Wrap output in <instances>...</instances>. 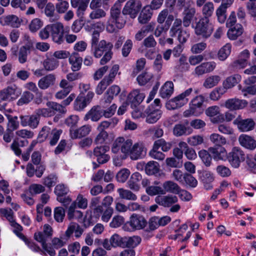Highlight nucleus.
Listing matches in <instances>:
<instances>
[{
	"label": "nucleus",
	"mask_w": 256,
	"mask_h": 256,
	"mask_svg": "<svg viewBox=\"0 0 256 256\" xmlns=\"http://www.w3.org/2000/svg\"><path fill=\"white\" fill-rule=\"evenodd\" d=\"M109 150L110 147L106 145L97 146L94 149V154L99 164H104L109 160L110 156L106 154Z\"/></svg>",
	"instance_id": "a211bd4d"
},
{
	"label": "nucleus",
	"mask_w": 256,
	"mask_h": 256,
	"mask_svg": "<svg viewBox=\"0 0 256 256\" xmlns=\"http://www.w3.org/2000/svg\"><path fill=\"white\" fill-rule=\"evenodd\" d=\"M173 92L174 84L171 81L166 82L160 90V96L164 98H170Z\"/></svg>",
	"instance_id": "c9c22d12"
},
{
	"label": "nucleus",
	"mask_w": 256,
	"mask_h": 256,
	"mask_svg": "<svg viewBox=\"0 0 256 256\" xmlns=\"http://www.w3.org/2000/svg\"><path fill=\"white\" fill-rule=\"evenodd\" d=\"M204 101V97L199 95L194 98L190 102V108L184 112V116L189 117L192 115H197L202 108Z\"/></svg>",
	"instance_id": "9b49d317"
},
{
	"label": "nucleus",
	"mask_w": 256,
	"mask_h": 256,
	"mask_svg": "<svg viewBox=\"0 0 256 256\" xmlns=\"http://www.w3.org/2000/svg\"><path fill=\"white\" fill-rule=\"evenodd\" d=\"M88 104L86 102L84 96L82 94H79L74 102V108L76 110L82 111V110Z\"/></svg>",
	"instance_id": "09e8293b"
},
{
	"label": "nucleus",
	"mask_w": 256,
	"mask_h": 256,
	"mask_svg": "<svg viewBox=\"0 0 256 256\" xmlns=\"http://www.w3.org/2000/svg\"><path fill=\"white\" fill-rule=\"evenodd\" d=\"M142 180V175L139 172L133 173L127 182L128 187L132 190L138 191L140 189L139 182Z\"/></svg>",
	"instance_id": "72a5a7b5"
},
{
	"label": "nucleus",
	"mask_w": 256,
	"mask_h": 256,
	"mask_svg": "<svg viewBox=\"0 0 256 256\" xmlns=\"http://www.w3.org/2000/svg\"><path fill=\"white\" fill-rule=\"evenodd\" d=\"M56 80V76L54 74H50L40 79L38 85L40 89L45 90L53 86L55 84Z\"/></svg>",
	"instance_id": "bb28decb"
},
{
	"label": "nucleus",
	"mask_w": 256,
	"mask_h": 256,
	"mask_svg": "<svg viewBox=\"0 0 256 256\" xmlns=\"http://www.w3.org/2000/svg\"><path fill=\"white\" fill-rule=\"evenodd\" d=\"M68 61L73 72H77L81 68L82 58L78 53H72L68 58Z\"/></svg>",
	"instance_id": "2f4dec72"
},
{
	"label": "nucleus",
	"mask_w": 256,
	"mask_h": 256,
	"mask_svg": "<svg viewBox=\"0 0 256 256\" xmlns=\"http://www.w3.org/2000/svg\"><path fill=\"white\" fill-rule=\"evenodd\" d=\"M118 192L120 198L122 200L135 201L138 198L136 194L128 190L120 188L118 189Z\"/></svg>",
	"instance_id": "79ce46f5"
},
{
	"label": "nucleus",
	"mask_w": 256,
	"mask_h": 256,
	"mask_svg": "<svg viewBox=\"0 0 256 256\" xmlns=\"http://www.w3.org/2000/svg\"><path fill=\"white\" fill-rule=\"evenodd\" d=\"M145 94L140 93L138 90H135L129 94L126 102L130 104L132 108H136L144 100Z\"/></svg>",
	"instance_id": "4be33fe9"
},
{
	"label": "nucleus",
	"mask_w": 256,
	"mask_h": 256,
	"mask_svg": "<svg viewBox=\"0 0 256 256\" xmlns=\"http://www.w3.org/2000/svg\"><path fill=\"white\" fill-rule=\"evenodd\" d=\"M62 133V130H52L50 126H45L39 132L37 138L40 142H44L48 139L50 140V144L54 146L58 142Z\"/></svg>",
	"instance_id": "7ed1b4c3"
},
{
	"label": "nucleus",
	"mask_w": 256,
	"mask_h": 256,
	"mask_svg": "<svg viewBox=\"0 0 256 256\" xmlns=\"http://www.w3.org/2000/svg\"><path fill=\"white\" fill-rule=\"evenodd\" d=\"M172 132L174 136L178 137L190 134L192 132V130L184 124H177L174 125Z\"/></svg>",
	"instance_id": "7c9ffc66"
},
{
	"label": "nucleus",
	"mask_w": 256,
	"mask_h": 256,
	"mask_svg": "<svg viewBox=\"0 0 256 256\" xmlns=\"http://www.w3.org/2000/svg\"><path fill=\"white\" fill-rule=\"evenodd\" d=\"M76 208L74 204H72L70 206L67 214L68 220H76L78 222H82L85 228L89 226L90 225L89 220H88L86 218H83L82 212L80 210H76Z\"/></svg>",
	"instance_id": "dca6fc26"
},
{
	"label": "nucleus",
	"mask_w": 256,
	"mask_h": 256,
	"mask_svg": "<svg viewBox=\"0 0 256 256\" xmlns=\"http://www.w3.org/2000/svg\"><path fill=\"white\" fill-rule=\"evenodd\" d=\"M187 60V58L184 55L180 58L176 66L180 72H186L190 70V66Z\"/></svg>",
	"instance_id": "4d7b16f0"
},
{
	"label": "nucleus",
	"mask_w": 256,
	"mask_h": 256,
	"mask_svg": "<svg viewBox=\"0 0 256 256\" xmlns=\"http://www.w3.org/2000/svg\"><path fill=\"white\" fill-rule=\"evenodd\" d=\"M158 162L154 161H150L145 166V172L148 175H153L157 174L160 170Z\"/></svg>",
	"instance_id": "8fccbe9b"
},
{
	"label": "nucleus",
	"mask_w": 256,
	"mask_h": 256,
	"mask_svg": "<svg viewBox=\"0 0 256 256\" xmlns=\"http://www.w3.org/2000/svg\"><path fill=\"white\" fill-rule=\"evenodd\" d=\"M243 32L242 26L240 24H236L234 26L230 27L228 30L227 35L231 40H235L242 35Z\"/></svg>",
	"instance_id": "4c0bfd02"
},
{
	"label": "nucleus",
	"mask_w": 256,
	"mask_h": 256,
	"mask_svg": "<svg viewBox=\"0 0 256 256\" xmlns=\"http://www.w3.org/2000/svg\"><path fill=\"white\" fill-rule=\"evenodd\" d=\"M238 142L242 146L247 149L254 150L256 148V140L247 134H241L238 138Z\"/></svg>",
	"instance_id": "c756f323"
},
{
	"label": "nucleus",
	"mask_w": 256,
	"mask_h": 256,
	"mask_svg": "<svg viewBox=\"0 0 256 256\" xmlns=\"http://www.w3.org/2000/svg\"><path fill=\"white\" fill-rule=\"evenodd\" d=\"M146 153V148L143 142H138L132 146L130 154V158L132 160H137L144 158Z\"/></svg>",
	"instance_id": "6ab92c4d"
},
{
	"label": "nucleus",
	"mask_w": 256,
	"mask_h": 256,
	"mask_svg": "<svg viewBox=\"0 0 256 256\" xmlns=\"http://www.w3.org/2000/svg\"><path fill=\"white\" fill-rule=\"evenodd\" d=\"M210 141L214 144V146H222L225 145L226 139L222 135L217 133H212L210 136Z\"/></svg>",
	"instance_id": "a18cd8bd"
},
{
	"label": "nucleus",
	"mask_w": 256,
	"mask_h": 256,
	"mask_svg": "<svg viewBox=\"0 0 256 256\" xmlns=\"http://www.w3.org/2000/svg\"><path fill=\"white\" fill-rule=\"evenodd\" d=\"M144 115L146 116V122L148 124L156 123L162 116V112L158 106L150 104L145 110Z\"/></svg>",
	"instance_id": "4468645a"
},
{
	"label": "nucleus",
	"mask_w": 256,
	"mask_h": 256,
	"mask_svg": "<svg viewBox=\"0 0 256 256\" xmlns=\"http://www.w3.org/2000/svg\"><path fill=\"white\" fill-rule=\"evenodd\" d=\"M174 20L172 14H170L164 24H159L154 30V34L156 37H159L163 32H166L169 29L172 22Z\"/></svg>",
	"instance_id": "473e14b6"
},
{
	"label": "nucleus",
	"mask_w": 256,
	"mask_h": 256,
	"mask_svg": "<svg viewBox=\"0 0 256 256\" xmlns=\"http://www.w3.org/2000/svg\"><path fill=\"white\" fill-rule=\"evenodd\" d=\"M104 116L102 110L100 106H93L85 115L84 118V121L90 120L92 122H98Z\"/></svg>",
	"instance_id": "cd10ccee"
},
{
	"label": "nucleus",
	"mask_w": 256,
	"mask_h": 256,
	"mask_svg": "<svg viewBox=\"0 0 256 256\" xmlns=\"http://www.w3.org/2000/svg\"><path fill=\"white\" fill-rule=\"evenodd\" d=\"M207 116L212 118L211 122L212 123L222 122L224 120L223 114L220 113V108L218 106H212L206 110Z\"/></svg>",
	"instance_id": "b1692460"
},
{
	"label": "nucleus",
	"mask_w": 256,
	"mask_h": 256,
	"mask_svg": "<svg viewBox=\"0 0 256 256\" xmlns=\"http://www.w3.org/2000/svg\"><path fill=\"white\" fill-rule=\"evenodd\" d=\"M158 148H156L155 144H154L152 150L149 152V155L154 159L162 160L164 159L166 156L162 152L158 151Z\"/></svg>",
	"instance_id": "0e129e2a"
},
{
	"label": "nucleus",
	"mask_w": 256,
	"mask_h": 256,
	"mask_svg": "<svg viewBox=\"0 0 256 256\" xmlns=\"http://www.w3.org/2000/svg\"><path fill=\"white\" fill-rule=\"evenodd\" d=\"M233 124L237 126L238 130L241 132H248L254 129L256 124L253 119H242L239 116L233 122Z\"/></svg>",
	"instance_id": "2eb2a0df"
},
{
	"label": "nucleus",
	"mask_w": 256,
	"mask_h": 256,
	"mask_svg": "<svg viewBox=\"0 0 256 256\" xmlns=\"http://www.w3.org/2000/svg\"><path fill=\"white\" fill-rule=\"evenodd\" d=\"M193 91L192 88H189L184 92L171 99L167 104L166 107L169 110H175L186 104L188 100V96Z\"/></svg>",
	"instance_id": "0eeeda50"
},
{
	"label": "nucleus",
	"mask_w": 256,
	"mask_h": 256,
	"mask_svg": "<svg viewBox=\"0 0 256 256\" xmlns=\"http://www.w3.org/2000/svg\"><path fill=\"white\" fill-rule=\"evenodd\" d=\"M119 70V66L118 64L114 65L110 70L108 75L105 76L102 80L109 86L114 80L115 77Z\"/></svg>",
	"instance_id": "5fc2aeb1"
},
{
	"label": "nucleus",
	"mask_w": 256,
	"mask_h": 256,
	"mask_svg": "<svg viewBox=\"0 0 256 256\" xmlns=\"http://www.w3.org/2000/svg\"><path fill=\"white\" fill-rule=\"evenodd\" d=\"M195 33L197 36L207 38L214 31L213 26L210 23V19L200 18L194 27Z\"/></svg>",
	"instance_id": "6e6552de"
},
{
	"label": "nucleus",
	"mask_w": 256,
	"mask_h": 256,
	"mask_svg": "<svg viewBox=\"0 0 256 256\" xmlns=\"http://www.w3.org/2000/svg\"><path fill=\"white\" fill-rule=\"evenodd\" d=\"M132 141L130 139L124 140L122 137L117 138L114 142L112 147L113 153L117 154L120 151L122 154V158L125 159L130 156Z\"/></svg>",
	"instance_id": "20e7f679"
},
{
	"label": "nucleus",
	"mask_w": 256,
	"mask_h": 256,
	"mask_svg": "<svg viewBox=\"0 0 256 256\" xmlns=\"http://www.w3.org/2000/svg\"><path fill=\"white\" fill-rule=\"evenodd\" d=\"M248 104L246 100L234 98L226 100L224 103V106L230 110H238L242 109Z\"/></svg>",
	"instance_id": "393cba45"
},
{
	"label": "nucleus",
	"mask_w": 256,
	"mask_h": 256,
	"mask_svg": "<svg viewBox=\"0 0 256 256\" xmlns=\"http://www.w3.org/2000/svg\"><path fill=\"white\" fill-rule=\"evenodd\" d=\"M50 24L51 36L53 42L58 44L64 43V28L63 24L56 22Z\"/></svg>",
	"instance_id": "f8f14e48"
},
{
	"label": "nucleus",
	"mask_w": 256,
	"mask_h": 256,
	"mask_svg": "<svg viewBox=\"0 0 256 256\" xmlns=\"http://www.w3.org/2000/svg\"><path fill=\"white\" fill-rule=\"evenodd\" d=\"M59 66V62L54 58L45 60L43 62V66L47 71H52L56 69Z\"/></svg>",
	"instance_id": "603ef678"
},
{
	"label": "nucleus",
	"mask_w": 256,
	"mask_h": 256,
	"mask_svg": "<svg viewBox=\"0 0 256 256\" xmlns=\"http://www.w3.org/2000/svg\"><path fill=\"white\" fill-rule=\"evenodd\" d=\"M198 155L206 166L209 167L212 165V156L208 150L204 149L201 150L198 152Z\"/></svg>",
	"instance_id": "de8ad7c7"
},
{
	"label": "nucleus",
	"mask_w": 256,
	"mask_h": 256,
	"mask_svg": "<svg viewBox=\"0 0 256 256\" xmlns=\"http://www.w3.org/2000/svg\"><path fill=\"white\" fill-rule=\"evenodd\" d=\"M126 16L121 12V4L116 2L110 10V16L106 24V31L114 33L123 28L126 22Z\"/></svg>",
	"instance_id": "f257e3e1"
},
{
	"label": "nucleus",
	"mask_w": 256,
	"mask_h": 256,
	"mask_svg": "<svg viewBox=\"0 0 256 256\" xmlns=\"http://www.w3.org/2000/svg\"><path fill=\"white\" fill-rule=\"evenodd\" d=\"M155 202L160 206L169 208L178 202V198L174 195L158 196L156 197Z\"/></svg>",
	"instance_id": "5701e85b"
},
{
	"label": "nucleus",
	"mask_w": 256,
	"mask_h": 256,
	"mask_svg": "<svg viewBox=\"0 0 256 256\" xmlns=\"http://www.w3.org/2000/svg\"><path fill=\"white\" fill-rule=\"evenodd\" d=\"M20 120L22 126H29L32 128H36L40 122V118L35 113L31 116H21Z\"/></svg>",
	"instance_id": "a878e982"
},
{
	"label": "nucleus",
	"mask_w": 256,
	"mask_h": 256,
	"mask_svg": "<svg viewBox=\"0 0 256 256\" xmlns=\"http://www.w3.org/2000/svg\"><path fill=\"white\" fill-rule=\"evenodd\" d=\"M113 202V198L111 196H106L102 202V205L97 206L94 210V212L96 214L97 216H100V214H102L104 211V207L105 206L106 208L108 207H110V206L112 204Z\"/></svg>",
	"instance_id": "ea45409f"
},
{
	"label": "nucleus",
	"mask_w": 256,
	"mask_h": 256,
	"mask_svg": "<svg viewBox=\"0 0 256 256\" xmlns=\"http://www.w3.org/2000/svg\"><path fill=\"white\" fill-rule=\"evenodd\" d=\"M208 152L216 160H223L226 154V150L222 146H212L208 148Z\"/></svg>",
	"instance_id": "f704fd0d"
},
{
	"label": "nucleus",
	"mask_w": 256,
	"mask_h": 256,
	"mask_svg": "<svg viewBox=\"0 0 256 256\" xmlns=\"http://www.w3.org/2000/svg\"><path fill=\"white\" fill-rule=\"evenodd\" d=\"M34 239L38 242L41 243L42 248L45 252L50 256H55L56 252L53 248L46 243L48 239L50 238L44 232H36L34 234Z\"/></svg>",
	"instance_id": "f3484780"
},
{
	"label": "nucleus",
	"mask_w": 256,
	"mask_h": 256,
	"mask_svg": "<svg viewBox=\"0 0 256 256\" xmlns=\"http://www.w3.org/2000/svg\"><path fill=\"white\" fill-rule=\"evenodd\" d=\"M226 8L219 6L216 10V14L218 21L220 24L225 22L226 20Z\"/></svg>",
	"instance_id": "052dcab7"
},
{
	"label": "nucleus",
	"mask_w": 256,
	"mask_h": 256,
	"mask_svg": "<svg viewBox=\"0 0 256 256\" xmlns=\"http://www.w3.org/2000/svg\"><path fill=\"white\" fill-rule=\"evenodd\" d=\"M34 98V94L28 91L24 92L20 98L18 100L17 104L22 106L28 104Z\"/></svg>",
	"instance_id": "13d9d810"
},
{
	"label": "nucleus",
	"mask_w": 256,
	"mask_h": 256,
	"mask_svg": "<svg viewBox=\"0 0 256 256\" xmlns=\"http://www.w3.org/2000/svg\"><path fill=\"white\" fill-rule=\"evenodd\" d=\"M240 79L241 76L238 74L227 78L223 82V88L226 90L234 87L240 80Z\"/></svg>",
	"instance_id": "a19ab883"
},
{
	"label": "nucleus",
	"mask_w": 256,
	"mask_h": 256,
	"mask_svg": "<svg viewBox=\"0 0 256 256\" xmlns=\"http://www.w3.org/2000/svg\"><path fill=\"white\" fill-rule=\"evenodd\" d=\"M190 1H188L184 8V10L182 12V23L184 27H188L194 18L196 13V8L191 6L190 5Z\"/></svg>",
	"instance_id": "aec40b11"
},
{
	"label": "nucleus",
	"mask_w": 256,
	"mask_h": 256,
	"mask_svg": "<svg viewBox=\"0 0 256 256\" xmlns=\"http://www.w3.org/2000/svg\"><path fill=\"white\" fill-rule=\"evenodd\" d=\"M142 7L140 0H128L122 9V12L129 15L130 18H134L137 16Z\"/></svg>",
	"instance_id": "ddd939ff"
},
{
	"label": "nucleus",
	"mask_w": 256,
	"mask_h": 256,
	"mask_svg": "<svg viewBox=\"0 0 256 256\" xmlns=\"http://www.w3.org/2000/svg\"><path fill=\"white\" fill-rule=\"evenodd\" d=\"M4 25L12 28H18L21 24L22 20L15 15H8L3 18Z\"/></svg>",
	"instance_id": "58836bf2"
},
{
	"label": "nucleus",
	"mask_w": 256,
	"mask_h": 256,
	"mask_svg": "<svg viewBox=\"0 0 256 256\" xmlns=\"http://www.w3.org/2000/svg\"><path fill=\"white\" fill-rule=\"evenodd\" d=\"M244 152L238 147H234L228 154L227 159L230 164L234 168L240 167L241 162L245 160Z\"/></svg>",
	"instance_id": "9d476101"
},
{
	"label": "nucleus",
	"mask_w": 256,
	"mask_h": 256,
	"mask_svg": "<svg viewBox=\"0 0 256 256\" xmlns=\"http://www.w3.org/2000/svg\"><path fill=\"white\" fill-rule=\"evenodd\" d=\"M186 142L190 146L196 147L204 144V136L200 134L193 135L188 138Z\"/></svg>",
	"instance_id": "c03bdc74"
},
{
	"label": "nucleus",
	"mask_w": 256,
	"mask_h": 256,
	"mask_svg": "<svg viewBox=\"0 0 256 256\" xmlns=\"http://www.w3.org/2000/svg\"><path fill=\"white\" fill-rule=\"evenodd\" d=\"M190 188H196L198 185V180L192 174L188 173L184 174V182Z\"/></svg>",
	"instance_id": "69168bd1"
},
{
	"label": "nucleus",
	"mask_w": 256,
	"mask_h": 256,
	"mask_svg": "<svg viewBox=\"0 0 256 256\" xmlns=\"http://www.w3.org/2000/svg\"><path fill=\"white\" fill-rule=\"evenodd\" d=\"M152 12L149 6H145L142 10L138 17V22L141 24L147 23L151 18Z\"/></svg>",
	"instance_id": "e433bc0d"
},
{
	"label": "nucleus",
	"mask_w": 256,
	"mask_h": 256,
	"mask_svg": "<svg viewBox=\"0 0 256 256\" xmlns=\"http://www.w3.org/2000/svg\"><path fill=\"white\" fill-rule=\"evenodd\" d=\"M92 130V126L89 124H85L78 128H70V135L73 139H80L88 136Z\"/></svg>",
	"instance_id": "412c9836"
},
{
	"label": "nucleus",
	"mask_w": 256,
	"mask_h": 256,
	"mask_svg": "<svg viewBox=\"0 0 256 256\" xmlns=\"http://www.w3.org/2000/svg\"><path fill=\"white\" fill-rule=\"evenodd\" d=\"M146 193L150 196H155L156 194H164V190L163 188L157 186H152L146 188Z\"/></svg>",
	"instance_id": "774afa93"
},
{
	"label": "nucleus",
	"mask_w": 256,
	"mask_h": 256,
	"mask_svg": "<svg viewBox=\"0 0 256 256\" xmlns=\"http://www.w3.org/2000/svg\"><path fill=\"white\" fill-rule=\"evenodd\" d=\"M43 26V22L38 18L33 19L29 24L30 30L35 32L40 30Z\"/></svg>",
	"instance_id": "338daca9"
},
{
	"label": "nucleus",
	"mask_w": 256,
	"mask_h": 256,
	"mask_svg": "<svg viewBox=\"0 0 256 256\" xmlns=\"http://www.w3.org/2000/svg\"><path fill=\"white\" fill-rule=\"evenodd\" d=\"M220 78L218 76H212L206 79L203 86L206 88H210L216 86Z\"/></svg>",
	"instance_id": "bf43d9fd"
},
{
	"label": "nucleus",
	"mask_w": 256,
	"mask_h": 256,
	"mask_svg": "<svg viewBox=\"0 0 256 256\" xmlns=\"http://www.w3.org/2000/svg\"><path fill=\"white\" fill-rule=\"evenodd\" d=\"M169 34L172 38L177 37L178 40L181 44L185 43L190 36L189 33L182 28V20L180 18H176L174 20L170 30Z\"/></svg>",
	"instance_id": "39448f33"
},
{
	"label": "nucleus",
	"mask_w": 256,
	"mask_h": 256,
	"mask_svg": "<svg viewBox=\"0 0 256 256\" xmlns=\"http://www.w3.org/2000/svg\"><path fill=\"white\" fill-rule=\"evenodd\" d=\"M232 45L229 43L226 44L218 51V57L220 60H224L231 52Z\"/></svg>",
	"instance_id": "864d4df0"
},
{
	"label": "nucleus",
	"mask_w": 256,
	"mask_h": 256,
	"mask_svg": "<svg viewBox=\"0 0 256 256\" xmlns=\"http://www.w3.org/2000/svg\"><path fill=\"white\" fill-rule=\"evenodd\" d=\"M113 44L110 42L105 40H101L98 44L91 49V52L94 56L96 58H100L102 55L103 56L100 60L101 65H104L112 59L113 52L112 49Z\"/></svg>",
	"instance_id": "f03ea898"
},
{
	"label": "nucleus",
	"mask_w": 256,
	"mask_h": 256,
	"mask_svg": "<svg viewBox=\"0 0 256 256\" xmlns=\"http://www.w3.org/2000/svg\"><path fill=\"white\" fill-rule=\"evenodd\" d=\"M16 86H8L0 92V100L2 101H11L18 97L16 94Z\"/></svg>",
	"instance_id": "c85d7f7f"
},
{
	"label": "nucleus",
	"mask_w": 256,
	"mask_h": 256,
	"mask_svg": "<svg viewBox=\"0 0 256 256\" xmlns=\"http://www.w3.org/2000/svg\"><path fill=\"white\" fill-rule=\"evenodd\" d=\"M154 26L152 24H148L142 26L135 35L136 40L140 41L150 32L152 31Z\"/></svg>",
	"instance_id": "3c124183"
},
{
	"label": "nucleus",
	"mask_w": 256,
	"mask_h": 256,
	"mask_svg": "<svg viewBox=\"0 0 256 256\" xmlns=\"http://www.w3.org/2000/svg\"><path fill=\"white\" fill-rule=\"evenodd\" d=\"M34 50V42L28 36H25L24 44L18 52V62L23 64L28 60V56L32 51Z\"/></svg>",
	"instance_id": "1a4fd4ad"
},
{
	"label": "nucleus",
	"mask_w": 256,
	"mask_h": 256,
	"mask_svg": "<svg viewBox=\"0 0 256 256\" xmlns=\"http://www.w3.org/2000/svg\"><path fill=\"white\" fill-rule=\"evenodd\" d=\"M154 144L156 148H161L162 150L164 152L168 151L172 146L171 142H166L162 138L155 141Z\"/></svg>",
	"instance_id": "e2e57ef3"
},
{
	"label": "nucleus",
	"mask_w": 256,
	"mask_h": 256,
	"mask_svg": "<svg viewBox=\"0 0 256 256\" xmlns=\"http://www.w3.org/2000/svg\"><path fill=\"white\" fill-rule=\"evenodd\" d=\"M214 10V7L213 2H206L202 9V14L203 16L202 18L210 19V18L212 16Z\"/></svg>",
	"instance_id": "49530a36"
},
{
	"label": "nucleus",
	"mask_w": 256,
	"mask_h": 256,
	"mask_svg": "<svg viewBox=\"0 0 256 256\" xmlns=\"http://www.w3.org/2000/svg\"><path fill=\"white\" fill-rule=\"evenodd\" d=\"M141 242V238L138 236L124 238V244L128 248H134L136 246Z\"/></svg>",
	"instance_id": "6e6d98bb"
},
{
	"label": "nucleus",
	"mask_w": 256,
	"mask_h": 256,
	"mask_svg": "<svg viewBox=\"0 0 256 256\" xmlns=\"http://www.w3.org/2000/svg\"><path fill=\"white\" fill-rule=\"evenodd\" d=\"M162 187L163 190H164V194L166 192L176 194V193L178 192V190H180V188L176 183L171 180L165 182L162 184Z\"/></svg>",
	"instance_id": "37998d69"
},
{
	"label": "nucleus",
	"mask_w": 256,
	"mask_h": 256,
	"mask_svg": "<svg viewBox=\"0 0 256 256\" xmlns=\"http://www.w3.org/2000/svg\"><path fill=\"white\" fill-rule=\"evenodd\" d=\"M147 224L145 218L141 215L133 214L129 220L124 224L123 228L124 230L131 232L144 228Z\"/></svg>",
	"instance_id": "423d86ee"
},
{
	"label": "nucleus",
	"mask_w": 256,
	"mask_h": 256,
	"mask_svg": "<svg viewBox=\"0 0 256 256\" xmlns=\"http://www.w3.org/2000/svg\"><path fill=\"white\" fill-rule=\"evenodd\" d=\"M58 182V177L56 174H50L43 178L42 184L49 188L54 186Z\"/></svg>",
	"instance_id": "680f3d73"
}]
</instances>
